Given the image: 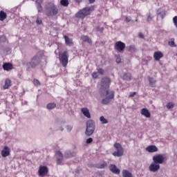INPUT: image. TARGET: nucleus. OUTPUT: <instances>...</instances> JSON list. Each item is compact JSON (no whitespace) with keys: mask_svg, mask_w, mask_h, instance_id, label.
Here are the masks:
<instances>
[{"mask_svg":"<svg viewBox=\"0 0 177 177\" xmlns=\"http://www.w3.org/2000/svg\"><path fill=\"white\" fill-rule=\"evenodd\" d=\"M45 59L44 51H39L35 56H33L29 62H26V66L28 68H35L37 66H39L42 59Z\"/></svg>","mask_w":177,"mask_h":177,"instance_id":"f257e3e1","label":"nucleus"},{"mask_svg":"<svg viewBox=\"0 0 177 177\" xmlns=\"http://www.w3.org/2000/svg\"><path fill=\"white\" fill-rule=\"evenodd\" d=\"M111 84V80L107 77H104L101 80L100 88V96H104L107 95L109 92H111L109 90L110 84Z\"/></svg>","mask_w":177,"mask_h":177,"instance_id":"f03ea898","label":"nucleus"},{"mask_svg":"<svg viewBox=\"0 0 177 177\" xmlns=\"http://www.w3.org/2000/svg\"><path fill=\"white\" fill-rule=\"evenodd\" d=\"M44 12L48 17H53L59 13V8L53 3H48L44 7Z\"/></svg>","mask_w":177,"mask_h":177,"instance_id":"7ed1b4c3","label":"nucleus"},{"mask_svg":"<svg viewBox=\"0 0 177 177\" xmlns=\"http://www.w3.org/2000/svg\"><path fill=\"white\" fill-rule=\"evenodd\" d=\"M93 10H95V6H93L89 8H84L76 14V17H79V19H84V17H86L88 15H91V12Z\"/></svg>","mask_w":177,"mask_h":177,"instance_id":"20e7f679","label":"nucleus"},{"mask_svg":"<svg viewBox=\"0 0 177 177\" xmlns=\"http://www.w3.org/2000/svg\"><path fill=\"white\" fill-rule=\"evenodd\" d=\"M96 128V124H95V121L90 120L86 122V136H91L93 135V132H95V129Z\"/></svg>","mask_w":177,"mask_h":177,"instance_id":"39448f33","label":"nucleus"},{"mask_svg":"<svg viewBox=\"0 0 177 177\" xmlns=\"http://www.w3.org/2000/svg\"><path fill=\"white\" fill-rule=\"evenodd\" d=\"M101 101L102 104H109L113 99H114V91H108V93L104 95H101V97H104Z\"/></svg>","mask_w":177,"mask_h":177,"instance_id":"423d86ee","label":"nucleus"},{"mask_svg":"<svg viewBox=\"0 0 177 177\" xmlns=\"http://www.w3.org/2000/svg\"><path fill=\"white\" fill-rule=\"evenodd\" d=\"M114 147L116 149V151L113 153V156L115 157H121L124 155V149H122V145L120 143H115Z\"/></svg>","mask_w":177,"mask_h":177,"instance_id":"0eeeda50","label":"nucleus"},{"mask_svg":"<svg viewBox=\"0 0 177 177\" xmlns=\"http://www.w3.org/2000/svg\"><path fill=\"white\" fill-rule=\"evenodd\" d=\"M59 56L60 63H62L63 67H66L68 64V53L67 51H64L63 53L59 54Z\"/></svg>","mask_w":177,"mask_h":177,"instance_id":"6e6552de","label":"nucleus"},{"mask_svg":"<svg viewBox=\"0 0 177 177\" xmlns=\"http://www.w3.org/2000/svg\"><path fill=\"white\" fill-rule=\"evenodd\" d=\"M153 161L156 164H162L164 162V156L162 154H158L153 157Z\"/></svg>","mask_w":177,"mask_h":177,"instance_id":"1a4fd4ad","label":"nucleus"},{"mask_svg":"<svg viewBox=\"0 0 177 177\" xmlns=\"http://www.w3.org/2000/svg\"><path fill=\"white\" fill-rule=\"evenodd\" d=\"M115 49L118 50V52H123L125 49V44L124 42L119 41L115 44Z\"/></svg>","mask_w":177,"mask_h":177,"instance_id":"9d476101","label":"nucleus"},{"mask_svg":"<svg viewBox=\"0 0 177 177\" xmlns=\"http://www.w3.org/2000/svg\"><path fill=\"white\" fill-rule=\"evenodd\" d=\"M49 172V169L46 166H40L39 168V176H45Z\"/></svg>","mask_w":177,"mask_h":177,"instance_id":"9b49d317","label":"nucleus"},{"mask_svg":"<svg viewBox=\"0 0 177 177\" xmlns=\"http://www.w3.org/2000/svg\"><path fill=\"white\" fill-rule=\"evenodd\" d=\"M55 157L57 158V165H62L64 160L63 153L60 151H57L55 153Z\"/></svg>","mask_w":177,"mask_h":177,"instance_id":"f8f14e48","label":"nucleus"},{"mask_svg":"<svg viewBox=\"0 0 177 177\" xmlns=\"http://www.w3.org/2000/svg\"><path fill=\"white\" fill-rule=\"evenodd\" d=\"M149 169L151 172H157L160 169V165L153 162L149 165Z\"/></svg>","mask_w":177,"mask_h":177,"instance_id":"ddd939ff","label":"nucleus"},{"mask_svg":"<svg viewBox=\"0 0 177 177\" xmlns=\"http://www.w3.org/2000/svg\"><path fill=\"white\" fill-rule=\"evenodd\" d=\"M109 170L111 171V172H112L113 174H115V175H120L121 170H120V169H118L115 165H110L109 166Z\"/></svg>","mask_w":177,"mask_h":177,"instance_id":"4468645a","label":"nucleus"},{"mask_svg":"<svg viewBox=\"0 0 177 177\" xmlns=\"http://www.w3.org/2000/svg\"><path fill=\"white\" fill-rule=\"evenodd\" d=\"M77 156V152L67 150L64 153L65 158H73V157H75Z\"/></svg>","mask_w":177,"mask_h":177,"instance_id":"2eb2a0df","label":"nucleus"},{"mask_svg":"<svg viewBox=\"0 0 177 177\" xmlns=\"http://www.w3.org/2000/svg\"><path fill=\"white\" fill-rule=\"evenodd\" d=\"M10 155V149L8 146H5L1 151V156L2 157H8Z\"/></svg>","mask_w":177,"mask_h":177,"instance_id":"dca6fc26","label":"nucleus"},{"mask_svg":"<svg viewBox=\"0 0 177 177\" xmlns=\"http://www.w3.org/2000/svg\"><path fill=\"white\" fill-rule=\"evenodd\" d=\"M64 38L65 39V44L68 45V46H73V45H74L73 39H70L67 35H64Z\"/></svg>","mask_w":177,"mask_h":177,"instance_id":"f3484780","label":"nucleus"},{"mask_svg":"<svg viewBox=\"0 0 177 177\" xmlns=\"http://www.w3.org/2000/svg\"><path fill=\"white\" fill-rule=\"evenodd\" d=\"M81 111L84 117H86L87 118H91V113H89V109H88V108H82L81 109Z\"/></svg>","mask_w":177,"mask_h":177,"instance_id":"a211bd4d","label":"nucleus"},{"mask_svg":"<svg viewBox=\"0 0 177 177\" xmlns=\"http://www.w3.org/2000/svg\"><path fill=\"white\" fill-rule=\"evenodd\" d=\"M163 57H164V55L162 54V53H161L160 51L155 52L153 54V57H154L155 60H156V62H158L160 60V59H161Z\"/></svg>","mask_w":177,"mask_h":177,"instance_id":"6ab92c4d","label":"nucleus"},{"mask_svg":"<svg viewBox=\"0 0 177 177\" xmlns=\"http://www.w3.org/2000/svg\"><path fill=\"white\" fill-rule=\"evenodd\" d=\"M146 150L149 153H154L158 150V148H157V147L155 145H150L146 148Z\"/></svg>","mask_w":177,"mask_h":177,"instance_id":"aec40b11","label":"nucleus"},{"mask_svg":"<svg viewBox=\"0 0 177 177\" xmlns=\"http://www.w3.org/2000/svg\"><path fill=\"white\" fill-rule=\"evenodd\" d=\"M141 114L142 115L146 117V118H150V112H149V110L147 109L144 108L141 109Z\"/></svg>","mask_w":177,"mask_h":177,"instance_id":"412c9836","label":"nucleus"},{"mask_svg":"<svg viewBox=\"0 0 177 177\" xmlns=\"http://www.w3.org/2000/svg\"><path fill=\"white\" fill-rule=\"evenodd\" d=\"M148 80L149 81V86H151V88L156 87V84L157 83L156 80H154L153 77H148Z\"/></svg>","mask_w":177,"mask_h":177,"instance_id":"4be33fe9","label":"nucleus"},{"mask_svg":"<svg viewBox=\"0 0 177 177\" xmlns=\"http://www.w3.org/2000/svg\"><path fill=\"white\" fill-rule=\"evenodd\" d=\"M81 40L83 42H87V44H92V40L89 38V36L83 35L81 37Z\"/></svg>","mask_w":177,"mask_h":177,"instance_id":"5701e85b","label":"nucleus"},{"mask_svg":"<svg viewBox=\"0 0 177 177\" xmlns=\"http://www.w3.org/2000/svg\"><path fill=\"white\" fill-rule=\"evenodd\" d=\"M3 68L6 71H9V70H12V68H13V65L10 63H6L3 65Z\"/></svg>","mask_w":177,"mask_h":177,"instance_id":"b1692460","label":"nucleus"},{"mask_svg":"<svg viewBox=\"0 0 177 177\" xmlns=\"http://www.w3.org/2000/svg\"><path fill=\"white\" fill-rule=\"evenodd\" d=\"M42 3V0H37L36 1V6L38 12H42L43 8L41 4Z\"/></svg>","mask_w":177,"mask_h":177,"instance_id":"393cba45","label":"nucleus"},{"mask_svg":"<svg viewBox=\"0 0 177 177\" xmlns=\"http://www.w3.org/2000/svg\"><path fill=\"white\" fill-rule=\"evenodd\" d=\"M122 78L124 81H131L132 80V75L129 73H124Z\"/></svg>","mask_w":177,"mask_h":177,"instance_id":"a878e982","label":"nucleus"},{"mask_svg":"<svg viewBox=\"0 0 177 177\" xmlns=\"http://www.w3.org/2000/svg\"><path fill=\"white\" fill-rule=\"evenodd\" d=\"M106 167H107V162H103L101 164H97L95 165V168H97L98 169H103Z\"/></svg>","mask_w":177,"mask_h":177,"instance_id":"bb28decb","label":"nucleus"},{"mask_svg":"<svg viewBox=\"0 0 177 177\" xmlns=\"http://www.w3.org/2000/svg\"><path fill=\"white\" fill-rule=\"evenodd\" d=\"M122 176L123 177H134L132 175V173H131L128 170H123L122 171Z\"/></svg>","mask_w":177,"mask_h":177,"instance_id":"cd10ccee","label":"nucleus"},{"mask_svg":"<svg viewBox=\"0 0 177 177\" xmlns=\"http://www.w3.org/2000/svg\"><path fill=\"white\" fill-rule=\"evenodd\" d=\"M46 109H48V110H53V109H56V104L49 103L46 105Z\"/></svg>","mask_w":177,"mask_h":177,"instance_id":"c85d7f7f","label":"nucleus"},{"mask_svg":"<svg viewBox=\"0 0 177 177\" xmlns=\"http://www.w3.org/2000/svg\"><path fill=\"white\" fill-rule=\"evenodd\" d=\"M6 17H7L6 12H5L3 11L0 12V20H1V21H3V20H5V19H6Z\"/></svg>","mask_w":177,"mask_h":177,"instance_id":"c756f323","label":"nucleus"},{"mask_svg":"<svg viewBox=\"0 0 177 177\" xmlns=\"http://www.w3.org/2000/svg\"><path fill=\"white\" fill-rule=\"evenodd\" d=\"M10 86V80L6 79L5 81V85L3 86V89H8Z\"/></svg>","mask_w":177,"mask_h":177,"instance_id":"7c9ffc66","label":"nucleus"},{"mask_svg":"<svg viewBox=\"0 0 177 177\" xmlns=\"http://www.w3.org/2000/svg\"><path fill=\"white\" fill-rule=\"evenodd\" d=\"M68 0H61L60 1V4L62 6H65V7H67L68 6Z\"/></svg>","mask_w":177,"mask_h":177,"instance_id":"2f4dec72","label":"nucleus"},{"mask_svg":"<svg viewBox=\"0 0 177 177\" xmlns=\"http://www.w3.org/2000/svg\"><path fill=\"white\" fill-rule=\"evenodd\" d=\"M6 41V37L4 35L0 36V46L2 45V44H5Z\"/></svg>","mask_w":177,"mask_h":177,"instance_id":"473e14b6","label":"nucleus"},{"mask_svg":"<svg viewBox=\"0 0 177 177\" xmlns=\"http://www.w3.org/2000/svg\"><path fill=\"white\" fill-rule=\"evenodd\" d=\"M100 121L102 122V124H109V120L104 118V116H101L100 118Z\"/></svg>","mask_w":177,"mask_h":177,"instance_id":"72a5a7b5","label":"nucleus"},{"mask_svg":"<svg viewBox=\"0 0 177 177\" xmlns=\"http://www.w3.org/2000/svg\"><path fill=\"white\" fill-rule=\"evenodd\" d=\"M175 106V104H174V102H169L167 104V109H168L169 110H171V109H174Z\"/></svg>","mask_w":177,"mask_h":177,"instance_id":"f704fd0d","label":"nucleus"},{"mask_svg":"<svg viewBox=\"0 0 177 177\" xmlns=\"http://www.w3.org/2000/svg\"><path fill=\"white\" fill-rule=\"evenodd\" d=\"M128 49L130 52H136V47L133 45L129 46Z\"/></svg>","mask_w":177,"mask_h":177,"instance_id":"c9c22d12","label":"nucleus"},{"mask_svg":"<svg viewBox=\"0 0 177 177\" xmlns=\"http://www.w3.org/2000/svg\"><path fill=\"white\" fill-rule=\"evenodd\" d=\"M33 84L35 86H39V85H41V83L39 82V80H38L37 79L33 80Z\"/></svg>","mask_w":177,"mask_h":177,"instance_id":"e433bc0d","label":"nucleus"},{"mask_svg":"<svg viewBox=\"0 0 177 177\" xmlns=\"http://www.w3.org/2000/svg\"><path fill=\"white\" fill-rule=\"evenodd\" d=\"M168 44H169V46H171V48L176 47V45H175V41H169Z\"/></svg>","mask_w":177,"mask_h":177,"instance_id":"4c0bfd02","label":"nucleus"},{"mask_svg":"<svg viewBox=\"0 0 177 177\" xmlns=\"http://www.w3.org/2000/svg\"><path fill=\"white\" fill-rule=\"evenodd\" d=\"M115 58H116V63L118 64L121 63V57L119 55H115Z\"/></svg>","mask_w":177,"mask_h":177,"instance_id":"58836bf2","label":"nucleus"},{"mask_svg":"<svg viewBox=\"0 0 177 177\" xmlns=\"http://www.w3.org/2000/svg\"><path fill=\"white\" fill-rule=\"evenodd\" d=\"M92 142H93V138H89L86 140V145H91V143H92Z\"/></svg>","mask_w":177,"mask_h":177,"instance_id":"ea45409f","label":"nucleus"},{"mask_svg":"<svg viewBox=\"0 0 177 177\" xmlns=\"http://www.w3.org/2000/svg\"><path fill=\"white\" fill-rule=\"evenodd\" d=\"M97 73L100 75H103V74H104V71L102 68H100L97 70Z\"/></svg>","mask_w":177,"mask_h":177,"instance_id":"a19ab883","label":"nucleus"},{"mask_svg":"<svg viewBox=\"0 0 177 177\" xmlns=\"http://www.w3.org/2000/svg\"><path fill=\"white\" fill-rule=\"evenodd\" d=\"M95 28L96 31H99L100 32H103V30H104V28H100V26H97Z\"/></svg>","mask_w":177,"mask_h":177,"instance_id":"79ce46f5","label":"nucleus"},{"mask_svg":"<svg viewBox=\"0 0 177 177\" xmlns=\"http://www.w3.org/2000/svg\"><path fill=\"white\" fill-rule=\"evenodd\" d=\"M153 20V17L150 14L147 15V21H151Z\"/></svg>","mask_w":177,"mask_h":177,"instance_id":"37998d69","label":"nucleus"},{"mask_svg":"<svg viewBox=\"0 0 177 177\" xmlns=\"http://www.w3.org/2000/svg\"><path fill=\"white\" fill-rule=\"evenodd\" d=\"M173 21H174V26L176 27L177 28V16H175L174 18H173Z\"/></svg>","mask_w":177,"mask_h":177,"instance_id":"c03bdc74","label":"nucleus"},{"mask_svg":"<svg viewBox=\"0 0 177 177\" xmlns=\"http://www.w3.org/2000/svg\"><path fill=\"white\" fill-rule=\"evenodd\" d=\"M158 15H160L162 19H164V17H165V15L167 14L165 13V11H162L161 12L158 13Z\"/></svg>","mask_w":177,"mask_h":177,"instance_id":"a18cd8bd","label":"nucleus"},{"mask_svg":"<svg viewBox=\"0 0 177 177\" xmlns=\"http://www.w3.org/2000/svg\"><path fill=\"white\" fill-rule=\"evenodd\" d=\"M98 75H99V73H97V72H94L92 74L93 78H95V79L97 78Z\"/></svg>","mask_w":177,"mask_h":177,"instance_id":"49530a36","label":"nucleus"},{"mask_svg":"<svg viewBox=\"0 0 177 177\" xmlns=\"http://www.w3.org/2000/svg\"><path fill=\"white\" fill-rule=\"evenodd\" d=\"M66 129H67L68 132H71V131L73 130V126H71V125L66 126Z\"/></svg>","mask_w":177,"mask_h":177,"instance_id":"de8ad7c7","label":"nucleus"},{"mask_svg":"<svg viewBox=\"0 0 177 177\" xmlns=\"http://www.w3.org/2000/svg\"><path fill=\"white\" fill-rule=\"evenodd\" d=\"M131 20H132V18L131 17H127L125 18V21H127V23H129Z\"/></svg>","mask_w":177,"mask_h":177,"instance_id":"09e8293b","label":"nucleus"},{"mask_svg":"<svg viewBox=\"0 0 177 177\" xmlns=\"http://www.w3.org/2000/svg\"><path fill=\"white\" fill-rule=\"evenodd\" d=\"M37 24H42V20H41L39 18H37L36 20Z\"/></svg>","mask_w":177,"mask_h":177,"instance_id":"8fccbe9b","label":"nucleus"},{"mask_svg":"<svg viewBox=\"0 0 177 177\" xmlns=\"http://www.w3.org/2000/svg\"><path fill=\"white\" fill-rule=\"evenodd\" d=\"M138 37H139V38H141L142 39H143V38H145V35L142 32H140L138 34Z\"/></svg>","mask_w":177,"mask_h":177,"instance_id":"3c124183","label":"nucleus"},{"mask_svg":"<svg viewBox=\"0 0 177 177\" xmlns=\"http://www.w3.org/2000/svg\"><path fill=\"white\" fill-rule=\"evenodd\" d=\"M136 95V92H131L130 95H129V97H133Z\"/></svg>","mask_w":177,"mask_h":177,"instance_id":"603ef678","label":"nucleus"},{"mask_svg":"<svg viewBox=\"0 0 177 177\" xmlns=\"http://www.w3.org/2000/svg\"><path fill=\"white\" fill-rule=\"evenodd\" d=\"M95 0H88L89 3H95Z\"/></svg>","mask_w":177,"mask_h":177,"instance_id":"864d4df0","label":"nucleus"},{"mask_svg":"<svg viewBox=\"0 0 177 177\" xmlns=\"http://www.w3.org/2000/svg\"><path fill=\"white\" fill-rule=\"evenodd\" d=\"M75 2H77V3H80L82 2V0H75Z\"/></svg>","mask_w":177,"mask_h":177,"instance_id":"5fc2aeb1","label":"nucleus"},{"mask_svg":"<svg viewBox=\"0 0 177 177\" xmlns=\"http://www.w3.org/2000/svg\"><path fill=\"white\" fill-rule=\"evenodd\" d=\"M63 131H64V129H63V128H62V129H61V131L63 132Z\"/></svg>","mask_w":177,"mask_h":177,"instance_id":"6e6d98bb","label":"nucleus"},{"mask_svg":"<svg viewBox=\"0 0 177 177\" xmlns=\"http://www.w3.org/2000/svg\"><path fill=\"white\" fill-rule=\"evenodd\" d=\"M136 21H138V19H136Z\"/></svg>","mask_w":177,"mask_h":177,"instance_id":"4d7b16f0","label":"nucleus"}]
</instances>
